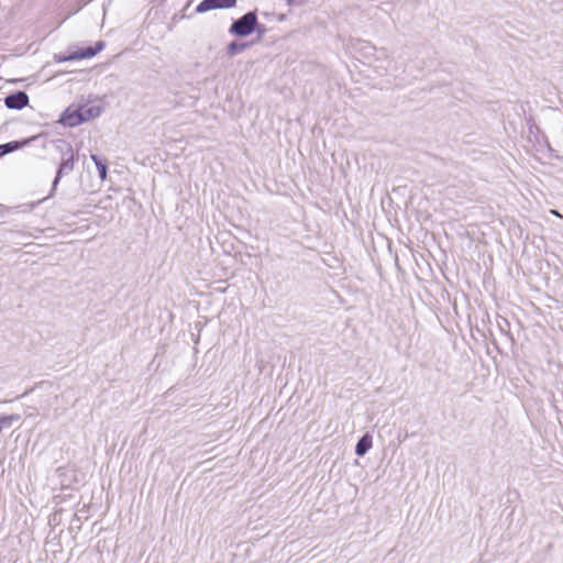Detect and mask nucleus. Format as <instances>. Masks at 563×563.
Here are the masks:
<instances>
[{
    "instance_id": "obj_1",
    "label": "nucleus",
    "mask_w": 563,
    "mask_h": 563,
    "mask_svg": "<svg viewBox=\"0 0 563 563\" xmlns=\"http://www.w3.org/2000/svg\"><path fill=\"white\" fill-rule=\"evenodd\" d=\"M56 147L62 153L60 164L57 168L56 176L52 184V189L48 197H52L57 188V185L59 184L63 176L68 175L74 170L75 163L77 161V157L75 156L74 150L71 145L63 140H58Z\"/></svg>"
},
{
    "instance_id": "obj_15",
    "label": "nucleus",
    "mask_w": 563,
    "mask_h": 563,
    "mask_svg": "<svg viewBox=\"0 0 563 563\" xmlns=\"http://www.w3.org/2000/svg\"><path fill=\"white\" fill-rule=\"evenodd\" d=\"M551 213H552V214H555L556 217H562V216L559 213V211H558V210H551Z\"/></svg>"
},
{
    "instance_id": "obj_13",
    "label": "nucleus",
    "mask_w": 563,
    "mask_h": 563,
    "mask_svg": "<svg viewBox=\"0 0 563 563\" xmlns=\"http://www.w3.org/2000/svg\"><path fill=\"white\" fill-rule=\"evenodd\" d=\"M55 60L58 63L75 60L74 58H69V55H55Z\"/></svg>"
},
{
    "instance_id": "obj_19",
    "label": "nucleus",
    "mask_w": 563,
    "mask_h": 563,
    "mask_svg": "<svg viewBox=\"0 0 563 563\" xmlns=\"http://www.w3.org/2000/svg\"><path fill=\"white\" fill-rule=\"evenodd\" d=\"M2 209H5V207L3 205H0V210H2Z\"/></svg>"
},
{
    "instance_id": "obj_6",
    "label": "nucleus",
    "mask_w": 563,
    "mask_h": 563,
    "mask_svg": "<svg viewBox=\"0 0 563 563\" xmlns=\"http://www.w3.org/2000/svg\"><path fill=\"white\" fill-rule=\"evenodd\" d=\"M85 113L82 110L78 109L76 111L69 112L68 110L62 117V122L68 126H76L82 122H85Z\"/></svg>"
},
{
    "instance_id": "obj_8",
    "label": "nucleus",
    "mask_w": 563,
    "mask_h": 563,
    "mask_svg": "<svg viewBox=\"0 0 563 563\" xmlns=\"http://www.w3.org/2000/svg\"><path fill=\"white\" fill-rule=\"evenodd\" d=\"M90 159L95 163L97 169H98V173H99V177L101 180H106L107 178V174H108V162L104 157H101L99 155H96V154H91L90 155Z\"/></svg>"
},
{
    "instance_id": "obj_9",
    "label": "nucleus",
    "mask_w": 563,
    "mask_h": 563,
    "mask_svg": "<svg viewBox=\"0 0 563 563\" xmlns=\"http://www.w3.org/2000/svg\"><path fill=\"white\" fill-rule=\"evenodd\" d=\"M21 420V415L12 413L9 416H0V434L4 429L11 428L14 423Z\"/></svg>"
},
{
    "instance_id": "obj_12",
    "label": "nucleus",
    "mask_w": 563,
    "mask_h": 563,
    "mask_svg": "<svg viewBox=\"0 0 563 563\" xmlns=\"http://www.w3.org/2000/svg\"><path fill=\"white\" fill-rule=\"evenodd\" d=\"M80 110L85 113V121L99 115L100 111L98 108H81Z\"/></svg>"
},
{
    "instance_id": "obj_16",
    "label": "nucleus",
    "mask_w": 563,
    "mask_h": 563,
    "mask_svg": "<svg viewBox=\"0 0 563 563\" xmlns=\"http://www.w3.org/2000/svg\"><path fill=\"white\" fill-rule=\"evenodd\" d=\"M46 198H42L38 200V203H42L43 201H45Z\"/></svg>"
},
{
    "instance_id": "obj_2",
    "label": "nucleus",
    "mask_w": 563,
    "mask_h": 563,
    "mask_svg": "<svg viewBox=\"0 0 563 563\" xmlns=\"http://www.w3.org/2000/svg\"><path fill=\"white\" fill-rule=\"evenodd\" d=\"M254 31H257L260 34L264 33L265 29L258 24L257 22V15L256 11H250L235 20L230 29L229 32L231 34H234L236 36H247L252 34Z\"/></svg>"
},
{
    "instance_id": "obj_14",
    "label": "nucleus",
    "mask_w": 563,
    "mask_h": 563,
    "mask_svg": "<svg viewBox=\"0 0 563 563\" xmlns=\"http://www.w3.org/2000/svg\"><path fill=\"white\" fill-rule=\"evenodd\" d=\"M290 5H299L303 3V0H287Z\"/></svg>"
},
{
    "instance_id": "obj_7",
    "label": "nucleus",
    "mask_w": 563,
    "mask_h": 563,
    "mask_svg": "<svg viewBox=\"0 0 563 563\" xmlns=\"http://www.w3.org/2000/svg\"><path fill=\"white\" fill-rule=\"evenodd\" d=\"M372 444H373V440H372V437L366 433L364 434L363 437H361L355 445V454L357 456H363L365 455L368 450L372 448Z\"/></svg>"
},
{
    "instance_id": "obj_17",
    "label": "nucleus",
    "mask_w": 563,
    "mask_h": 563,
    "mask_svg": "<svg viewBox=\"0 0 563 563\" xmlns=\"http://www.w3.org/2000/svg\"><path fill=\"white\" fill-rule=\"evenodd\" d=\"M46 198H42L38 200V203H42L43 201H45Z\"/></svg>"
},
{
    "instance_id": "obj_11",
    "label": "nucleus",
    "mask_w": 563,
    "mask_h": 563,
    "mask_svg": "<svg viewBox=\"0 0 563 563\" xmlns=\"http://www.w3.org/2000/svg\"><path fill=\"white\" fill-rule=\"evenodd\" d=\"M23 145L22 142H19V141H11V142H8V143H4V144H1L0 147H1V151L3 152L4 155L9 154V153H12L19 148H21Z\"/></svg>"
},
{
    "instance_id": "obj_5",
    "label": "nucleus",
    "mask_w": 563,
    "mask_h": 563,
    "mask_svg": "<svg viewBox=\"0 0 563 563\" xmlns=\"http://www.w3.org/2000/svg\"><path fill=\"white\" fill-rule=\"evenodd\" d=\"M106 47V43L103 41H98L95 46H89L82 49H78L69 54V58L86 59L96 56L99 52H101Z\"/></svg>"
},
{
    "instance_id": "obj_10",
    "label": "nucleus",
    "mask_w": 563,
    "mask_h": 563,
    "mask_svg": "<svg viewBox=\"0 0 563 563\" xmlns=\"http://www.w3.org/2000/svg\"><path fill=\"white\" fill-rule=\"evenodd\" d=\"M250 46L249 43H239V42H231L228 45V54L230 56H235L240 54L241 52L245 51Z\"/></svg>"
},
{
    "instance_id": "obj_18",
    "label": "nucleus",
    "mask_w": 563,
    "mask_h": 563,
    "mask_svg": "<svg viewBox=\"0 0 563 563\" xmlns=\"http://www.w3.org/2000/svg\"><path fill=\"white\" fill-rule=\"evenodd\" d=\"M46 198H42L38 200V203H42L43 201H45Z\"/></svg>"
},
{
    "instance_id": "obj_3",
    "label": "nucleus",
    "mask_w": 563,
    "mask_h": 563,
    "mask_svg": "<svg viewBox=\"0 0 563 563\" xmlns=\"http://www.w3.org/2000/svg\"><path fill=\"white\" fill-rule=\"evenodd\" d=\"M236 0H202L196 8L197 13H205L216 9H230L235 7Z\"/></svg>"
},
{
    "instance_id": "obj_4",
    "label": "nucleus",
    "mask_w": 563,
    "mask_h": 563,
    "mask_svg": "<svg viewBox=\"0 0 563 563\" xmlns=\"http://www.w3.org/2000/svg\"><path fill=\"white\" fill-rule=\"evenodd\" d=\"M4 104L8 109L21 110L29 104V96L25 91H15L4 98Z\"/></svg>"
}]
</instances>
